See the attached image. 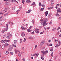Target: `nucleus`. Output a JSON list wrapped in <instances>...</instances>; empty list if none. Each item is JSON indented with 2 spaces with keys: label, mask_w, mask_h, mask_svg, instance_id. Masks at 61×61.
<instances>
[{
  "label": "nucleus",
  "mask_w": 61,
  "mask_h": 61,
  "mask_svg": "<svg viewBox=\"0 0 61 61\" xmlns=\"http://www.w3.org/2000/svg\"><path fill=\"white\" fill-rule=\"evenodd\" d=\"M20 43H22V40L21 39H20Z\"/></svg>",
  "instance_id": "obj_43"
},
{
  "label": "nucleus",
  "mask_w": 61,
  "mask_h": 61,
  "mask_svg": "<svg viewBox=\"0 0 61 61\" xmlns=\"http://www.w3.org/2000/svg\"><path fill=\"white\" fill-rule=\"evenodd\" d=\"M44 31H43L42 32H41L40 33L41 35H42V34H43V33H44Z\"/></svg>",
  "instance_id": "obj_44"
},
{
  "label": "nucleus",
  "mask_w": 61,
  "mask_h": 61,
  "mask_svg": "<svg viewBox=\"0 0 61 61\" xmlns=\"http://www.w3.org/2000/svg\"><path fill=\"white\" fill-rule=\"evenodd\" d=\"M3 13H0V15H3Z\"/></svg>",
  "instance_id": "obj_60"
},
{
  "label": "nucleus",
  "mask_w": 61,
  "mask_h": 61,
  "mask_svg": "<svg viewBox=\"0 0 61 61\" xmlns=\"http://www.w3.org/2000/svg\"><path fill=\"white\" fill-rule=\"evenodd\" d=\"M39 6H41V2H39Z\"/></svg>",
  "instance_id": "obj_37"
},
{
  "label": "nucleus",
  "mask_w": 61,
  "mask_h": 61,
  "mask_svg": "<svg viewBox=\"0 0 61 61\" xmlns=\"http://www.w3.org/2000/svg\"><path fill=\"white\" fill-rule=\"evenodd\" d=\"M36 54H34L32 56H36Z\"/></svg>",
  "instance_id": "obj_55"
},
{
  "label": "nucleus",
  "mask_w": 61,
  "mask_h": 61,
  "mask_svg": "<svg viewBox=\"0 0 61 61\" xmlns=\"http://www.w3.org/2000/svg\"><path fill=\"white\" fill-rule=\"evenodd\" d=\"M45 43V41L44 40H43V41H42L41 42L40 44V46H42V45H43V44H44Z\"/></svg>",
  "instance_id": "obj_3"
},
{
  "label": "nucleus",
  "mask_w": 61,
  "mask_h": 61,
  "mask_svg": "<svg viewBox=\"0 0 61 61\" xmlns=\"http://www.w3.org/2000/svg\"><path fill=\"white\" fill-rule=\"evenodd\" d=\"M48 19L45 18L43 19H43L41 20H40V21H41V24L42 25H43L42 26H44L47 25L48 24L47 23H46V22H47L48 21Z\"/></svg>",
  "instance_id": "obj_1"
},
{
  "label": "nucleus",
  "mask_w": 61,
  "mask_h": 61,
  "mask_svg": "<svg viewBox=\"0 0 61 61\" xmlns=\"http://www.w3.org/2000/svg\"><path fill=\"white\" fill-rule=\"evenodd\" d=\"M26 2V3H31V1H30L29 0H27Z\"/></svg>",
  "instance_id": "obj_10"
},
{
  "label": "nucleus",
  "mask_w": 61,
  "mask_h": 61,
  "mask_svg": "<svg viewBox=\"0 0 61 61\" xmlns=\"http://www.w3.org/2000/svg\"><path fill=\"white\" fill-rule=\"evenodd\" d=\"M1 42V43H2V44H4V43H5V41H4L3 40H2L0 41Z\"/></svg>",
  "instance_id": "obj_12"
},
{
  "label": "nucleus",
  "mask_w": 61,
  "mask_h": 61,
  "mask_svg": "<svg viewBox=\"0 0 61 61\" xmlns=\"http://www.w3.org/2000/svg\"><path fill=\"white\" fill-rule=\"evenodd\" d=\"M12 2H14L15 1V0H11Z\"/></svg>",
  "instance_id": "obj_59"
},
{
  "label": "nucleus",
  "mask_w": 61,
  "mask_h": 61,
  "mask_svg": "<svg viewBox=\"0 0 61 61\" xmlns=\"http://www.w3.org/2000/svg\"><path fill=\"white\" fill-rule=\"evenodd\" d=\"M15 9V7H14L12 8V9L13 10H14Z\"/></svg>",
  "instance_id": "obj_26"
},
{
  "label": "nucleus",
  "mask_w": 61,
  "mask_h": 61,
  "mask_svg": "<svg viewBox=\"0 0 61 61\" xmlns=\"http://www.w3.org/2000/svg\"><path fill=\"white\" fill-rule=\"evenodd\" d=\"M56 16H60L59 15V14L58 13H57L56 14Z\"/></svg>",
  "instance_id": "obj_34"
},
{
  "label": "nucleus",
  "mask_w": 61,
  "mask_h": 61,
  "mask_svg": "<svg viewBox=\"0 0 61 61\" xmlns=\"http://www.w3.org/2000/svg\"><path fill=\"white\" fill-rule=\"evenodd\" d=\"M6 5H11V4L9 2H7L6 3Z\"/></svg>",
  "instance_id": "obj_14"
},
{
  "label": "nucleus",
  "mask_w": 61,
  "mask_h": 61,
  "mask_svg": "<svg viewBox=\"0 0 61 61\" xmlns=\"http://www.w3.org/2000/svg\"><path fill=\"white\" fill-rule=\"evenodd\" d=\"M41 58L42 60H44V58L43 57V56L41 57Z\"/></svg>",
  "instance_id": "obj_41"
},
{
  "label": "nucleus",
  "mask_w": 61,
  "mask_h": 61,
  "mask_svg": "<svg viewBox=\"0 0 61 61\" xmlns=\"http://www.w3.org/2000/svg\"><path fill=\"white\" fill-rule=\"evenodd\" d=\"M53 50H54V49H53V48H52L50 50V51H53Z\"/></svg>",
  "instance_id": "obj_54"
},
{
  "label": "nucleus",
  "mask_w": 61,
  "mask_h": 61,
  "mask_svg": "<svg viewBox=\"0 0 61 61\" xmlns=\"http://www.w3.org/2000/svg\"><path fill=\"white\" fill-rule=\"evenodd\" d=\"M19 8H20V10H18V11H17L16 12H18V11H20V9H22V7H21V6Z\"/></svg>",
  "instance_id": "obj_24"
},
{
  "label": "nucleus",
  "mask_w": 61,
  "mask_h": 61,
  "mask_svg": "<svg viewBox=\"0 0 61 61\" xmlns=\"http://www.w3.org/2000/svg\"><path fill=\"white\" fill-rule=\"evenodd\" d=\"M59 45H58V44H56V46L55 45V46L56 47H58V46H59Z\"/></svg>",
  "instance_id": "obj_15"
},
{
  "label": "nucleus",
  "mask_w": 61,
  "mask_h": 61,
  "mask_svg": "<svg viewBox=\"0 0 61 61\" xmlns=\"http://www.w3.org/2000/svg\"><path fill=\"white\" fill-rule=\"evenodd\" d=\"M21 28L22 29V30H25V28L24 27L22 26L21 27Z\"/></svg>",
  "instance_id": "obj_11"
},
{
  "label": "nucleus",
  "mask_w": 61,
  "mask_h": 61,
  "mask_svg": "<svg viewBox=\"0 0 61 61\" xmlns=\"http://www.w3.org/2000/svg\"><path fill=\"white\" fill-rule=\"evenodd\" d=\"M8 30V27L6 28L5 30V31H7Z\"/></svg>",
  "instance_id": "obj_50"
},
{
  "label": "nucleus",
  "mask_w": 61,
  "mask_h": 61,
  "mask_svg": "<svg viewBox=\"0 0 61 61\" xmlns=\"http://www.w3.org/2000/svg\"><path fill=\"white\" fill-rule=\"evenodd\" d=\"M6 38H8V39H10V37L8 36H7Z\"/></svg>",
  "instance_id": "obj_53"
},
{
  "label": "nucleus",
  "mask_w": 61,
  "mask_h": 61,
  "mask_svg": "<svg viewBox=\"0 0 61 61\" xmlns=\"http://www.w3.org/2000/svg\"><path fill=\"white\" fill-rule=\"evenodd\" d=\"M51 14L50 13L48 15V17H50V16H51Z\"/></svg>",
  "instance_id": "obj_39"
},
{
  "label": "nucleus",
  "mask_w": 61,
  "mask_h": 61,
  "mask_svg": "<svg viewBox=\"0 0 61 61\" xmlns=\"http://www.w3.org/2000/svg\"><path fill=\"white\" fill-rule=\"evenodd\" d=\"M43 10H44V8H41L40 10L41 11H43Z\"/></svg>",
  "instance_id": "obj_35"
},
{
  "label": "nucleus",
  "mask_w": 61,
  "mask_h": 61,
  "mask_svg": "<svg viewBox=\"0 0 61 61\" xmlns=\"http://www.w3.org/2000/svg\"><path fill=\"white\" fill-rule=\"evenodd\" d=\"M52 22H50V23H49L50 25H52Z\"/></svg>",
  "instance_id": "obj_63"
},
{
  "label": "nucleus",
  "mask_w": 61,
  "mask_h": 61,
  "mask_svg": "<svg viewBox=\"0 0 61 61\" xmlns=\"http://www.w3.org/2000/svg\"><path fill=\"white\" fill-rule=\"evenodd\" d=\"M53 55H54V53L53 52H52L51 53V56H53Z\"/></svg>",
  "instance_id": "obj_48"
},
{
  "label": "nucleus",
  "mask_w": 61,
  "mask_h": 61,
  "mask_svg": "<svg viewBox=\"0 0 61 61\" xmlns=\"http://www.w3.org/2000/svg\"><path fill=\"white\" fill-rule=\"evenodd\" d=\"M24 52H22L21 53V55H23V54H24Z\"/></svg>",
  "instance_id": "obj_58"
},
{
  "label": "nucleus",
  "mask_w": 61,
  "mask_h": 61,
  "mask_svg": "<svg viewBox=\"0 0 61 61\" xmlns=\"http://www.w3.org/2000/svg\"><path fill=\"white\" fill-rule=\"evenodd\" d=\"M13 46L12 45H10L9 46V49L8 50V51H11L12 50V49H13Z\"/></svg>",
  "instance_id": "obj_2"
},
{
  "label": "nucleus",
  "mask_w": 61,
  "mask_h": 61,
  "mask_svg": "<svg viewBox=\"0 0 61 61\" xmlns=\"http://www.w3.org/2000/svg\"><path fill=\"white\" fill-rule=\"evenodd\" d=\"M41 6H42V7H45V5H41Z\"/></svg>",
  "instance_id": "obj_18"
},
{
  "label": "nucleus",
  "mask_w": 61,
  "mask_h": 61,
  "mask_svg": "<svg viewBox=\"0 0 61 61\" xmlns=\"http://www.w3.org/2000/svg\"><path fill=\"white\" fill-rule=\"evenodd\" d=\"M34 20H33L32 21V24H34Z\"/></svg>",
  "instance_id": "obj_38"
},
{
  "label": "nucleus",
  "mask_w": 61,
  "mask_h": 61,
  "mask_svg": "<svg viewBox=\"0 0 61 61\" xmlns=\"http://www.w3.org/2000/svg\"><path fill=\"white\" fill-rule=\"evenodd\" d=\"M45 16H46L47 15H48V11H46L45 12Z\"/></svg>",
  "instance_id": "obj_6"
},
{
  "label": "nucleus",
  "mask_w": 61,
  "mask_h": 61,
  "mask_svg": "<svg viewBox=\"0 0 61 61\" xmlns=\"http://www.w3.org/2000/svg\"><path fill=\"white\" fill-rule=\"evenodd\" d=\"M41 52L42 53L43 55H45V51H42Z\"/></svg>",
  "instance_id": "obj_9"
},
{
  "label": "nucleus",
  "mask_w": 61,
  "mask_h": 61,
  "mask_svg": "<svg viewBox=\"0 0 61 61\" xmlns=\"http://www.w3.org/2000/svg\"><path fill=\"white\" fill-rule=\"evenodd\" d=\"M4 11L5 12H6V11H7V9H4Z\"/></svg>",
  "instance_id": "obj_33"
},
{
  "label": "nucleus",
  "mask_w": 61,
  "mask_h": 61,
  "mask_svg": "<svg viewBox=\"0 0 61 61\" xmlns=\"http://www.w3.org/2000/svg\"><path fill=\"white\" fill-rule=\"evenodd\" d=\"M56 28H54V29H53L52 30V31H55V30H56Z\"/></svg>",
  "instance_id": "obj_22"
},
{
  "label": "nucleus",
  "mask_w": 61,
  "mask_h": 61,
  "mask_svg": "<svg viewBox=\"0 0 61 61\" xmlns=\"http://www.w3.org/2000/svg\"><path fill=\"white\" fill-rule=\"evenodd\" d=\"M16 42H17V40H14V44H15L16 43Z\"/></svg>",
  "instance_id": "obj_20"
},
{
  "label": "nucleus",
  "mask_w": 61,
  "mask_h": 61,
  "mask_svg": "<svg viewBox=\"0 0 61 61\" xmlns=\"http://www.w3.org/2000/svg\"><path fill=\"white\" fill-rule=\"evenodd\" d=\"M61 12V10H60V8H58L57 13H59V12Z\"/></svg>",
  "instance_id": "obj_4"
},
{
  "label": "nucleus",
  "mask_w": 61,
  "mask_h": 61,
  "mask_svg": "<svg viewBox=\"0 0 61 61\" xmlns=\"http://www.w3.org/2000/svg\"><path fill=\"white\" fill-rule=\"evenodd\" d=\"M25 41H26V39L25 38L23 40V42H25Z\"/></svg>",
  "instance_id": "obj_30"
},
{
  "label": "nucleus",
  "mask_w": 61,
  "mask_h": 61,
  "mask_svg": "<svg viewBox=\"0 0 61 61\" xmlns=\"http://www.w3.org/2000/svg\"><path fill=\"white\" fill-rule=\"evenodd\" d=\"M28 13H29L31 12V11H32V10H28Z\"/></svg>",
  "instance_id": "obj_19"
},
{
  "label": "nucleus",
  "mask_w": 61,
  "mask_h": 61,
  "mask_svg": "<svg viewBox=\"0 0 61 61\" xmlns=\"http://www.w3.org/2000/svg\"><path fill=\"white\" fill-rule=\"evenodd\" d=\"M37 45H35V49H36V47H37Z\"/></svg>",
  "instance_id": "obj_61"
},
{
  "label": "nucleus",
  "mask_w": 61,
  "mask_h": 61,
  "mask_svg": "<svg viewBox=\"0 0 61 61\" xmlns=\"http://www.w3.org/2000/svg\"><path fill=\"white\" fill-rule=\"evenodd\" d=\"M39 53L38 54H36V57H37L39 55Z\"/></svg>",
  "instance_id": "obj_42"
},
{
  "label": "nucleus",
  "mask_w": 61,
  "mask_h": 61,
  "mask_svg": "<svg viewBox=\"0 0 61 61\" xmlns=\"http://www.w3.org/2000/svg\"><path fill=\"white\" fill-rule=\"evenodd\" d=\"M45 54H47V53L48 52V51H45Z\"/></svg>",
  "instance_id": "obj_23"
},
{
  "label": "nucleus",
  "mask_w": 61,
  "mask_h": 61,
  "mask_svg": "<svg viewBox=\"0 0 61 61\" xmlns=\"http://www.w3.org/2000/svg\"><path fill=\"white\" fill-rule=\"evenodd\" d=\"M7 35L8 36H10V37H11L12 36V35L10 34V32H8L7 33Z\"/></svg>",
  "instance_id": "obj_7"
},
{
  "label": "nucleus",
  "mask_w": 61,
  "mask_h": 61,
  "mask_svg": "<svg viewBox=\"0 0 61 61\" xmlns=\"http://www.w3.org/2000/svg\"><path fill=\"white\" fill-rule=\"evenodd\" d=\"M8 43H6L5 44V46H8L9 45Z\"/></svg>",
  "instance_id": "obj_13"
},
{
  "label": "nucleus",
  "mask_w": 61,
  "mask_h": 61,
  "mask_svg": "<svg viewBox=\"0 0 61 61\" xmlns=\"http://www.w3.org/2000/svg\"><path fill=\"white\" fill-rule=\"evenodd\" d=\"M8 15V13H6L4 15V16H6V15Z\"/></svg>",
  "instance_id": "obj_29"
},
{
  "label": "nucleus",
  "mask_w": 61,
  "mask_h": 61,
  "mask_svg": "<svg viewBox=\"0 0 61 61\" xmlns=\"http://www.w3.org/2000/svg\"><path fill=\"white\" fill-rule=\"evenodd\" d=\"M5 54L6 55H8L9 54V52H8V51H7L6 53Z\"/></svg>",
  "instance_id": "obj_31"
},
{
  "label": "nucleus",
  "mask_w": 61,
  "mask_h": 61,
  "mask_svg": "<svg viewBox=\"0 0 61 61\" xmlns=\"http://www.w3.org/2000/svg\"><path fill=\"white\" fill-rule=\"evenodd\" d=\"M59 5H60V4H58L56 5V6H59Z\"/></svg>",
  "instance_id": "obj_40"
},
{
  "label": "nucleus",
  "mask_w": 61,
  "mask_h": 61,
  "mask_svg": "<svg viewBox=\"0 0 61 61\" xmlns=\"http://www.w3.org/2000/svg\"><path fill=\"white\" fill-rule=\"evenodd\" d=\"M12 46H14V47H16V45L15 44H13L12 45Z\"/></svg>",
  "instance_id": "obj_36"
},
{
  "label": "nucleus",
  "mask_w": 61,
  "mask_h": 61,
  "mask_svg": "<svg viewBox=\"0 0 61 61\" xmlns=\"http://www.w3.org/2000/svg\"><path fill=\"white\" fill-rule=\"evenodd\" d=\"M36 4V3L35 2H33L32 4L31 5L32 6V5H35Z\"/></svg>",
  "instance_id": "obj_21"
},
{
  "label": "nucleus",
  "mask_w": 61,
  "mask_h": 61,
  "mask_svg": "<svg viewBox=\"0 0 61 61\" xmlns=\"http://www.w3.org/2000/svg\"><path fill=\"white\" fill-rule=\"evenodd\" d=\"M29 39H32V37H30L28 38Z\"/></svg>",
  "instance_id": "obj_45"
},
{
  "label": "nucleus",
  "mask_w": 61,
  "mask_h": 61,
  "mask_svg": "<svg viewBox=\"0 0 61 61\" xmlns=\"http://www.w3.org/2000/svg\"><path fill=\"white\" fill-rule=\"evenodd\" d=\"M53 46V44H49L48 45V46Z\"/></svg>",
  "instance_id": "obj_28"
},
{
  "label": "nucleus",
  "mask_w": 61,
  "mask_h": 61,
  "mask_svg": "<svg viewBox=\"0 0 61 61\" xmlns=\"http://www.w3.org/2000/svg\"><path fill=\"white\" fill-rule=\"evenodd\" d=\"M54 0H51V3H53V2H54Z\"/></svg>",
  "instance_id": "obj_51"
},
{
  "label": "nucleus",
  "mask_w": 61,
  "mask_h": 61,
  "mask_svg": "<svg viewBox=\"0 0 61 61\" xmlns=\"http://www.w3.org/2000/svg\"><path fill=\"white\" fill-rule=\"evenodd\" d=\"M59 45H61V42L60 41H59Z\"/></svg>",
  "instance_id": "obj_46"
},
{
  "label": "nucleus",
  "mask_w": 61,
  "mask_h": 61,
  "mask_svg": "<svg viewBox=\"0 0 61 61\" xmlns=\"http://www.w3.org/2000/svg\"><path fill=\"white\" fill-rule=\"evenodd\" d=\"M5 45H3L2 46V49H3V48H5Z\"/></svg>",
  "instance_id": "obj_16"
},
{
  "label": "nucleus",
  "mask_w": 61,
  "mask_h": 61,
  "mask_svg": "<svg viewBox=\"0 0 61 61\" xmlns=\"http://www.w3.org/2000/svg\"><path fill=\"white\" fill-rule=\"evenodd\" d=\"M60 29H61V28H60V27H59L57 29V30Z\"/></svg>",
  "instance_id": "obj_56"
},
{
  "label": "nucleus",
  "mask_w": 61,
  "mask_h": 61,
  "mask_svg": "<svg viewBox=\"0 0 61 61\" xmlns=\"http://www.w3.org/2000/svg\"><path fill=\"white\" fill-rule=\"evenodd\" d=\"M59 37H61V34H60L59 35Z\"/></svg>",
  "instance_id": "obj_64"
},
{
  "label": "nucleus",
  "mask_w": 61,
  "mask_h": 61,
  "mask_svg": "<svg viewBox=\"0 0 61 61\" xmlns=\"http://www.w3.org/2000/svg\"><path fill=\"white\" fill-rule=\"evenodd\" d=\"M53 9V7H51L50 8H48V9L49 10H50L51 9Z\"/></svg>",
  "instance_id": "obj_17"
},
{
  "label": "nucleus",
  "mask_w": 61,
  "mask_h": 61,
  "mask_svg": "<svg viewBox=\"0 0 61 61\" xmlns=\"http://www.w3.org/2000/svg\"><path fill=\"white\" fill-rule=\"evenodd\" d=\"M6 26H7V27H8V24H6Z\"/></svg>",
  "instance_id": "obj_47"
},
{
  "label": "nucleus",
  "mask_w": 61,
  "mask_h": 61,
  "mask_svg": "<svg viewBox=\"0 0 61 61\" xmlns=\"http://www.w3.org/2000/svg\"><path fill=\"white\" fill-rule=\"evenodd\" d=\"M25 2V0H22V3L23 4H24V2Z\"/></svg>",
  "instance_id": "obj_32"
},
{
  "label": "nucleus",
  "mask_w": 61,
  "mask_h": 61,
  "mask_svg": "<svg viewBox=\"0 0 61 61\" xmlns=\"http://www.w3.org/2000/svg\"><path fill=\"white\" fill-rule=\"evenodd\" d=\"M16 50H15V53H16V54H17V51H16Z\"/></svg>",
  "instance_id": "obj_52"
},
{
  "label": "nucleus",
  "mask_w": 61,
  "mask_h": 61,
  "mask_svg": "<svg viewBox=\"0 0 61 61\" xmlns=\"http://www.w3.org/2000/svg\"><path fill=\"white\" fill-rule=\"evenodd\" d=\"M21 35L22 36H23V37H24L25 36V33H24L23 32H22L21 34Z\"/></svg>",
  "instance_id": "obj_8"
},
{
  "label": "nucleus",
  "mask_w": 61,
  "mask_h": 61,
  "mask_svg": "<svg viewBox=\"0 0 61 61\" xmlns=\"http://www.w3.org/2000/svg\"><path fill=\"white\" fill-rule=\"evenodd\" d=\"M59 20H61V17H59Z\"/></svg>",
  "instance_id": "obj_57"
},
{
  "label": "nucleus",
  "mask_w": 61,
  "mask_h": 61,
  "mask_svg": "<svg viewBox=\"0 0 61 61\" xmlns=\"http://www.w3.org/2000/svg\"><path fill=\"white\" fill-rule=\"evenodd\" d=\"M32 27H33V26H30V27L29 28V29H31V28H32Z\"/></svg>",
  "instance_id": "obj_49"
},
{
  "label": "nucleus",
  "mask_w": 61,
  "mask_h": 61,
  "mask_svg": "<svg viewBox=\"0 0 61 61\" xmlns=\"http://www.w3.org/2000/svg\"><path fill=\"white\" fill-rule=\"evenodd\" d=\"M39 30H38L37 29H35V31L36 33H39Z\"/></svg>",
  "instance_id": "obj_5"
},
{
  "label": "nucleus",
  "mask_w": 61,
  "mask_h": 61,
  "mask_svg": "<svg viewBox=\"0 0 61 61\" xmlns=\"http://www.w3.org/2000/svg\"><path fill=\"white\" fill-rule=\"evenodd\" d=\"M49 29H50V27H47V29L48 30Z\"/></svg>",
  "instance_id": "obj_62"
},
{
  "label": "nucleus",
  "mask_w": 61,
  "mask_h": 61,
  "mask_svg": "<svg viewBox=\"0 0 61 61\" xmlns=\"http://www.w3.org/2000/svg\"><path fill=\"white\" fill-rule=\"evenodd\" d=\"M27 31L28 32H29L32 31V30H29V29H27Z\"/></svg>",
  "instance_id": "obj_25"
},
{
  "label": "nucleus",
  "mask_w": 61,
  "mask_h": 61,
  "mask_svg": "<svg viewBox=\"0 0 61 61\" xmlns=\"http://www.w3.org/2000/svg\"><path fill=\"white\" fill-rule=\"evenodd\" d=\"M18 56H19L20 57H21V54H20V53H18Z\"/></svg>",
  "instance_id": "obj_27"
}]
</instances>
